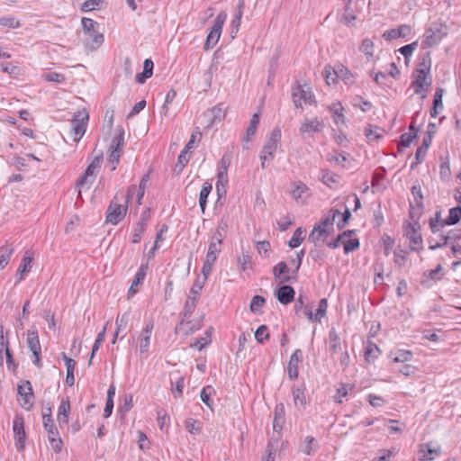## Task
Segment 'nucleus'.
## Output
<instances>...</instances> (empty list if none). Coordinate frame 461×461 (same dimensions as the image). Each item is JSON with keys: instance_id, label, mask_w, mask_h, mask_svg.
I'll return each instance as SVG.
<instances>
[{"instance_id": "1", "label": "nucleus", "mask_w": 461, "mask_h": 461, "mask_svg": "<svg viewBox=\"0 0 461 461\" xmlns=\"http://www.w3.org/2000/svg\"><path fill=\"white\" fill-rule=\"evenodd\" d=\"M136 189L135 185H131L129 187L127 194L125 196V203H128L129 200L133 195V193ZM127 212V204H119L113 202H111L110 205L107 208L106 212V221L112 223L113 225L118 224L125 216Z\"/></svg>"}, {"instance_id": "2", "label": "nucleus", "mask_w": 461, "mask_h": 461, "mask_svg": "<svg viewBox=\"0 0 461 461\" xmlns=\"http://www.w3.org/2000/svg\"><path fill=\"white\" fill-rule=\"evenodd\" d=\"M102 159V157H95L87 166L84 174L78 178L77 182V186L79 188L78 196L81 195V188L89 189L91 187L101 167Z\"/></svg>"}, {"instance_id": "3", "label": "nucleus", "mask_w": 461, "mask_h": 461, "mask_svg": "<svg viewBox=\"0 0 461 461\" xmlns=\"http://www.w3.org/2000/svg\"><path fill=\"white\" fill-rule=\"evenodd\" d=\"M43 426L49 435L51 447L57 452L62 449V440L59 435L58 429L51 419V408L48 407V413L43 414Z\"/></svg>"}, {"instance_id": "4", "label": "nucleus", "mask_w": 461, "mask_h": 461, "mask_svg": "<svg viewBox=\"0 0 461 461\" xmlns=\"http://www.w3.org/2000/svg\"><path fill=\"white\" fill-rule=\"evenodd\" d=\"M124 145V131L120 130L118 135L113 138L109 147V156L107 161L111 164V170H115L119 163L120 157Z\"/></svg>"}, {"instance_id": "5", "label": "nucleus", "mask_w": 461, "mask_h": 461, "mask_svg": "<svg viewBox=\"0 0 461 461\" xmlns=\"http://www.w3.org/2000/svg\"><path fill=\"white\" fill-rule=\"evenodd\" d=\"M226 19L227 14L224 11L217 14L204 44L206 50L212 48L218 42Z\"/></svg>"}, {"instance_id": "6", "label": "nucleus", "mask_w": 461, "mask_h": 461, "mask_svg": "<svg viewBox=\"0 0 461 461\" xmlns=\"http://www.w3.org/2000/svg\"><path fill=\"white\" fill-rule=\"evenodd\" d=\"M89 114L86 109L78 111L71 121V128L74 131L76 141H78L86 132Z\"/></svg>"}, {"instance_id": "7", "label": "nucleus", "mask_w": 461, "mask_h": 461, "mask_svg": "<svg viewBox=\"0 0 461 461\" xmlns=\"http://www.w3.org/2000/svg\"><path fill=\"white\" fill-rule=\"evenodd\" d=\"M293 101L296 107L302 106V102L309 104H315L316 101L314 95L309 87L304 88L301 85H297L293 88L292 92Z\"/></svg>"}, {"instance_id": "8", "label": "nucleus", "mask_w": 461, "mask_h": 461, "mask_svg": "<svg viewBox=\"0 0 461 461\" xmlns=\"http://www.w3.org/2000/svg\"><path fill=\"white\" fill-rule=\"evenodd\" d=\"M447 35V30L442 25H434L424 33L423 44L431 47L438 44Z\"/></svg>"}, {"instance_id": "9", "label": "nucleus", "mask_w": 461, "mask_h": 461, "mask_svg": "<svg viewBox=\"0 0 461 461\" xmlns=\"http://www.w3.org/2000/svg\"><path fill=\"white\" fill-rule=\"evenodd\" d=\"M13 430L14 434L15 446L18 450L25 447L24 420L20 415H16L13 421Z\"/></svg>"}, {"instance_id": "10", "label": "nucleus", "mask_w": 461, "mask_h": 461, "mask_svg": "<svg viewBox=\"0 0 461 461\" xmlns=\"http://www.w3.org/2000/svg\"><path fill=\"white\" fill-rule=\"evenodd\" d=\"M281 140V131L277 128L274 129L265 143L261 155H266L269 160L274 158V154L277 149L278 143Z\"/></svg>"}, {"instance_id": "11", "label": "nucleus", "mask_w": 461, "mask_h": 461, "mask_svg": "<svg viewBox=\"0 0 461 461\" xmlns=\"http://www.w3.org/2000/svg\"><path fill=\"white\" fill-rule=\"evenodd\" d=\"M18 393L22 397L21 406L26 411L32 407L33 392L30 381H24L18 385Z\"/></svg>"}, {"instance_id": "12", "label": "nucleus", "mask_w": 461, "mask_h": 461, "mask_svg": "<svg viewBox=\"0 0 461 461\" xmlns=\"http://www.w3.org/2000/svg\"><path fill=\"white\" fill-rule=\"evenodd\" d=\"M324 123L318 118L307 119L305 118L301 124L300 132L302 134L310 135L312 132H320L323 130Z\"/></svg>"}, {"instance_id": "13", "label": "nucleus", "mask_w": 461, "mask_h": 461, "mask_svg": "<svg viewBox=\"0 0 461 461\" xmlns=\"http://www.w3.org/2000/svg\"><path fill=\"white\" fill-rule=\"evenodd\" d=\"M275 295L280 303L286 305L294 301L295 291L292 286L284 285L276 289Z\"/></svg>"}, {"instance_id": "14", "label": "nucleus", "mask_w": 461, "mask_h": 461, "mask_svg": "<svg viewBox=\"0 0 461 461\" xmlns=\"http://www.w3.org/2000/svg\"><path fill=\"white\" fill-rule=\"evenodd\" d=\"M303 359V353L301 349L297 348L290 357L287 366V373L290 379L294 380L298 377V364Z\"/></svg>"}, {"instance_id": "15", "label": "nucleus", "mask_w": 461, "mask_h": 461, "mask_svg": "<svg viewBox=\"0 0 461 461\" xmlns=\"http://www.w3.org/2000/svg\"><path fill=\"white\" fill-rule=\"evenodd\" d=\"M440 453V447L432 442L421 445L420 449V459L424 461H432L436 456Z\"/></svg>"}, {"instance_id": "16", "label": "nucleus", "mask_w": 461, "mask_h": 461, "mask_svg": "<svg viewBox=\"0 0 461 461\" xmlns=\"http://www.w3.org/2000/svg\"><path fill=\"white\" fill-rule=\"evenodd\" d=\"M148 264H142L138 268L134 278L132 279L131 285L128 290V295L132 296L137 293L138 285H141L144 282L145 276L147 275Z\"/></svg>"}, {"instance_id": "17", "label": "nucleus", "mask_w": 461, "mask_h": 461, "mask_svg": "<svg viewBox=\"0 0 461 461\" xmlns=\"http://www.w3.org/2000/svg\"><path fill=\"white\" fill-rule=\"evenodd\" d=\"M285 405L283 403L276 404L274 411V420H273V429L277 432L278 434L283 429V426L285 424Z\"/></svg>"}, {"instance_id": "18", "label": "nucleus", "mask_w": 461, "mask_h": 461, "mask_svg": "<svg viewBox=\"0 0 461 461\" xmlns=\"http://www.w3.org/2000/svg\"><path fill=\"white\" fill-rule=\"evenodd\" d=\"M385 131L375 125H367L364 130V135L369 143H376L384 138Z\"/></svg>"}, {"instance_id": "19", "label": "nucleus", "mask_w": 461, "mask_h": 461, "mask_svg": "<svg viewBox=\"0 0 461 461\" xmlns=\"http://www.w3.org/2000/svg\"><path fill=\"white\" fill-rule=\"evenodd\" d=\"M428 85L426 71L424 69H418L414 75V80L412 81L415 93H422Z\"/></svg>"}, {"instance_id": "20", "label": "nucleus", "mask_w": 461, "mask_h": 461, "mask_svg": "<svg viewBox=\"0 0 461 461\" xmlns=\"http://www.w3.org/2000/svg\"><path fill=\"white\" fill-rule=\"evenodd\" d=\"M153 330V323L149 322L146 324V326L143 328L141 335L139 339L140 340V351L141 354L148 351L149 346V340L151 332Z\"/></svg>"}, {"instance_id": "21", "label": "nucleus", "mask_w": 461, "mask_h": 461, "mask_svg": "<svg viewBox=\"0 0 461 461\" xmlns=\"http://www.w3.org/2000/svg\"><path fill=\"white\" fill-rule=\"evenodd\" d=\"M288 271L287 264L285 261L277 263L273 267L274 277L281 283H287L290 281L291 277L287 276Z\"/></svg>"}, {"instance_id": "22", "label": "nucleus", "mask_w": 461, "mask_h": 461, "mask_svg": "<svg viewBox=\"0 0 461 461\" xmlns=\"http://www.w3.org/2000/svg\"><path fill=\"white\" fill-rule=\"evenodd\" d=\"M32 256L26 253L23 258H22L21 264L17 269L16 276L17 280L16 282L19 283L23 280V275L25 273H28L32 269Z\"/></svg>"}, {"instance_id": "23", "label": "nucleus", "mask_w": 461, "mask_h": 461, "mask_svg": "<svg viewBox=\"0 0 461 461\" xmlns=\"http://www.w3.org/2000/svg\"><path fill=\"white\" fill-rule=\"evenodd\" d=\"M197 300L194 297H187L182 312V322L191 324L190 318L196 308Z\"/></svg>"}, {"instance_id": "24", "label": "nucleus", "mask_w": 461, "mask_h": 461, "mask_svg": "<svg viewBox=\"0 0 461 461\" xmlns=\"http://www.w3.org/2000/svg\"><path fill=\"white\" fill-rule=\"evenodd\" d=\"M329 350L332 355L341 350L340 338L334 328L329 331Z\"/></svg>"}, {"instance_id": "25", "label": "nucleus", "mask_w": 461, "mask_h": 461, "mask_svg": "<svg viewBox=\"0 0 461 461\" xmlns=\"http://www.w3.org/2000/svg\"><path fill=\"white\" fill-rule=\"evenodd\" d=\"M317 449V441L312 436H307L303 442L299 445V450L307 455L311 456Z\"/></svg>"}, {"instance_id": "26", "label": "nucleus", "mask_w": 461, "mask_h": 461, "mask_svg": "<svg viewBox=\"0 0 461 461\" xmlns=\"http://www.w3.org/2000/svg\"><path fill=\"white\" fill-rule=\"evenodd\" d=\"M329 234L330 232L327 229L321 228L320 226H313V229L308 237V240L316 245L319 241H325Z\"/></svg>"}, {"instance_id": "27", "label": "nucleus", "mask_w": 461, "mask_h": 461, "mask_svg": "<svg viewBox=\"0 0 461 461\" xmlns=\"http://www.w3.org/2000/svg\"><path fill=\"white\" fill-rule=\"evenodd\" d=\"M292 185L293 188L291 190V194L293 198L297 203H303V194L308 192V186L302 181L294 182Z\"/></svg>"}, {"instance_id": "28", "label": "nucleus", "mask_w": 461, "mask_h": 461, "mask_svg": "<svg viewBox=\"0 0 461 461\" xmlns=\"http://www.w3.org/2000/svg\"><path fill=\"white\" fill-rule=\"evenodd\" d=\"M153 61L149 59H145L143 63V71L136 76V82L143 84L146 79L149 78L153 73Z\"/></svg>"}, {"instance_id": "29", "label": "nucleus", "mask_w": 461, "mask_h": 461, "mask_svg": "<svg viewBox=\"0 0 461 461\" xmlns=\"http://www.w3.org/2000/svg\"><path fill=\"white\" fill-rule=\"evenodd\" d=\"M86 41L89 49L95 50L104 42V35L94 31L86 35Z\"/></svg>"}, {"instance_id": "30", "label": "nucleus", "mask_w": 461, "mask_h": 461, "mask_svg": "<svg viewBox=\"0 0 461 461\" xmlns=\"http://www.w3.org/2000/svg\"><path fill=\"white\" fill-rule=\"evenodd\" d=\"M27 343L32 354H41V345L38 332L36 330H28Z\"/></svg>"}, {"instance_id": "31", "label": "nucleus", "mask_w": 461, "mask_h": 461, "mask_svg": "<svg viewBox=\"0 0 461 461\" xmlns=\"http://www.w3.org/2000/svg\"><path fill=\"white\" fill-rule=\"evenodd\" d=\"M444 90L442 88H438L435 92L434 98H433V106L430 110V116L431 117H437L439 111L443 109V103H442V97H443Z\"/></svg>"}, {"instance_id": "32", "label": "nucleus", "mask_w": 461, "mask_h": 461, "mask_svg": "<svg viewBox=\"0 0 461 461\" xmlns=\"http://www.w3.org/2000/svg\"><path fill=\"white\" fill-rule=\"evenodd\" d=\"M212 184L209 182H204L202 185V189L199 194V205L202 211V213H204L206 204H207V198L212 192Z\"/></svg>"}, {"instance_id": "33", "label": "nucleus", "mask_w": 461, "mask_h": 461, "mask_svg": "<svg viewBox=\"0 0 461 461\" xmlns=\"http://www.w3.org/2000/svg\"><path fill=\"white\" fill-rule=\"evenodd\" d=\"M70 411V402L68 399L62 400L59 411H58V420L60 423L68 424V414Z\"/></svg>"}, {"instance_id": "34", "label": "nucleus", "mask_w": 461, "mask_h": 461, "mask_svg": "<svg viewBox=\"0 0 461 461\" xmlns=\"http://www.w3.org/2000/svg\"><path fill=\"white\" fill-rule=\"evenodd\" d=\"M379 355V348L375 343L368 340L365 348V359L370 363L375 361Z\"/></svg>"}, {"instance_id": "35", "label": "nucleus", "mask_w": 461, "mask_h": 461, "mask_svg": "<svg viewBox=\"0 0 461 461\" xmlns=\"http://www.w3.org/2000/svg\"><path fill=\"white\" fill-rule=\"evenodd\" d=\"M461 219V207L456 206L449 210L448 216L444 220V223H440V226L454 225L457 223Z\"/></svg>"}, {"instance_id": "36", "label": "nucleus", "mask_w": 461, "mask_h": 461, "mask_svg": "<svg viewBox=\"0 0 461 461\" xmlns=\"http://www.w3.org/2000/svg\"><path fill=\"white\" fill-rule=\"evenodd\" d=\"M227 230L228 222L227 221L221 219L211 240H217L218 242H222L226 236Z\"/></svg>"}, {"instance_id": "37", "label": "nucleus", "mask_w": 461, "mask_h": 461, "mask_svg": "<svg viewBox=\"0 0 461 461\" xmlns=\"http://www.w3.org/2000/svg\"><path fill=\"white\" fill-rule=\"evenodd\" d=\"M221 244L222 242H218L217 240H211L205 258H209V260L216 261L218 255L221 252Z\"/></svg>"}, {"instance_id": "38", "label": "nucleus", "mask_w": 461, "mask_h": 461, "mask_svg": "<svg viewBox=\"0 0 461 461\" xmlns=\"http://www.w3.org/2000/svg\"><path fill=\"white\" fill-rule=\"evenodd\" d=\"M329 109H330V113H332L334 122L337 125H339V123H342V124L345 123V117L343 114L344 109L339 103L333 104L332 105L330 106Z\"/></svg>"}, {"instance_id": "39", "label": "nucleus", "mask_w": 461, "mask_h": 461, "mask_svg": "<svg viewBox=\"0 0 461 461\" xmlns=\"http://www.w3.org/2000/svg\"><path fill=\"white\" fill-rule=\"evenodd\" d=\"M258 123H259V114L254 113L250 119L249 125L246 131V136H245L246 141H249L251 140V138L255 135L258 126Z\"/></svg>"}, {"instance_id": "40", "label": "nucleus", "mask_w": 461, "mask_h": 461, "mask_svg": "<svg viewBox=\"0 0 461 461\" xmlns=\"http://www.w3.org/2000/svg\"><path fill=\"white\" fill-rule=\"evenodd\" d=\"M105 332H106V325L103 328V330L97 334V337L95 339V341L92 347V351H91V356H90V359L88 361V365H92V359L95 354V352L99 349L100 346L102 345V343L104 342V337H105Z\"/></svg>"}, {"instance_id": "41", "label": "nucleus", "mask_w": 461, "mask_h": 461, "mask_svg": "<svg viewBox=\"0 0 461 461\" xmlns=\"http://www.w3.org/2000/svg\"><path fill=\"white\" fill-rule=\"evenodd\" d=\"M331 215H329L322 219L319 223L315 224L314 226H320L321 228L327 229L329 227H332L334 224V221L337 215L340 214V212L338 209H332L330 211Z\"/></svg>"}, {"instance_id": "42", "label": "nucleus", "mask_w": 461, "mask_h": 461, "mask_svg": "<svg viewBox=\"0 0 461 461\" xmlns=\"http://www.w3.org/2000/svg\"><path fill=\"white\" fill-rule=\"evenodd\" d=\"M303 230L301 227L297 228L289 240L288 246L292 249L299 247L303 241Z\"/></svg>"}, {"instance_id": "43", "label": "nucleus", "mask_w": 461, "mask_h": 461, "mask_svg": "<svg viewBox=\"0 0 461 461\" xmlns=\"http://www.w3.org/2000/svg\"><path fill=\"white\" fill-rule=\"evenodd\" d=\"M0 26L6 27L9 29H16L21 27V23L14 16H3L0 17Z\"/></svg>"}, {"instance_id": "44", "label": "nucleus", "mask_w": 461, "mask_h": 461, "mask_svg": "<svg viewBox=\"0 0 461 461\" xmlns=\"http://www.w3.org/2000/svg\"><path fill=\"white\" fill-rule=\"evenodd\" d=\"M423 210V203H415L412 201L410 202V217L415 222L421 216Z\"/></svg>"}, {"instance_id": "45", "label": "nucleus", "mask_w": 461, "mask_h": 461, "mask_svg": "<svg viewBox=\"0 0 461 461\" xmlns=\"http://www.w3.org/2000/svg\"><path fill=\"white\" fill-rule=\"evenodd\" d=\"M293 399L295 406H304L306 404V396L304 390L298 387L293 390Z\"/></svg>"}, {"instance_id": "46", "label": "nucleus", "mask_w": 461, "mask_h": 461, "mask_svg": "<svg viewBox=\"0 0 461 461\" xmlns=\"http://www.w3.org/2000/svg\"><path fill=\"white\" fill-rule=\"evenodd\" d=\"M13 254V249L8 246L0 248V267L4 268L9 262Z\"/></svg>"}, {"instance_id": "47", "label": "nucleus", "mask_w": 461, "mask_h": 461, "mask_svg": "<svg viewBox=\"0 0 461 461\" xmlns=\"http://www.w3.org/2000/svg\"><path fill=\"white\" fill-rule=\"evenodd\" d=\"M146 222L142 218L134 228L133 235H132V243H139L141 240V236L145 230Z\"/></svg>"}, {"instance_id": "48", "label": "nucleus", "mask_w": 461, "mask_h": 461, "mask_svg": "<svg viewBox=\"0 0 461 461\" xmlns=\"http://www.w3.org/2000/svg\"><path fill=\"white\" fill-rule=\"evenodd\" d=\"M403 31V25H399L397 28L385 31L383 34V37L388 41H392L395 39H398L402 36Z\"/></svg>"}, {"instance_id": "49", "label": "nucleus", "mask_w": 461, "mask_h": 461, "mask_svg": "<svg viewBox=\"0 0 461 461\" xmlns=\"http://www.w3.org/2000/svg\"><path fill=\"white\" fill-rule=\"evenodd\" d=\"M129 321V313L124 312L122 315H118L115 321L116 325V335H119L120 332L127 327Z\"/></svg>"}, {"instance_id": "50", "label": "nucleus", "mask_w": 461, "mask_h": 461, "mask_svg": "<svg viewBox=\"0 0 461 461\" xmlns=\"http://www.w3.org/2000/svg\"><path fill=\"white\" fill-rule=\"evenodd\" d=\"M374 42L370 39H364L359 49L366 57L372 58L374 56Z\"/></svg>"}, {"instance_id": "51", "label": "nucleus", "mask_w": 461, "mask_h": 461, "mask_svg": "<svg viewBox=\"0 0 461 461\" xmlns=\"http://www.w3.org/2000/svg\"><path fill=\"white\" fill-rule=\"evenodd\" d=\"M214 392L212 386L208 385L203 388L200 393V398L203 403H205L208 407H212V402L211 401V395Z\"/></svg>"}, {"instance_id": "52", "label": "nucleus", "mask_w": 461, "mask_h": 461, "mask_svg": "<svg viewBox=\"0 0 461 461\" xmlns=\"http://www.w3.org/2000/svg\"><path fill=\"white\" fill-rule=\"evenodd\" d=\"M185 428L187 431L191 434H198L202 430L201 422L194 419H188L185 421Z\"/></svg>"}, {"instance_id": "53", "label": "nucleus", "mask_w": 461, "mask_h": 461, "mask_svg": "<svg viewBox=\"0 0 461 461\" xmlns=\"http://www.w3.org/2000/svg\"><path fill=\"white\" fill-rule=\"evenodd\" d=\"M322 75L328 85L334 84L336 82V78L339 77V73L335 70H332L331 67L330 66L325 67Z\"/></svg>"}, {"instance_id": "54", "label": "nucleus", "mask_w": 461, "mask_h": 461, "mask_svg": "<svg viewBox=\"0 0 461 461\" xmlns=\"http://www.w3.org/2000/svg\"><path fill=\"white\" fill-rule=\"evenodd\" d=\"M321 180L323 184L328 186H331L332 184L336 183V175L329 171L328 169H321Z\"/></svg>"}, {"instance_id": "55", "label": "nucleus", "mask_w": 461, "mask_h": 461, "mask_svg": "<svg viewBox=\"0 0 461 461\" xmlns=\"http://www.w3.org/2000/svg\"><path fill=\"white\" fill-rule=\"evenodd\" d=\"M203 281H200L199 279H196L194 283L193 284V286L190 289L189 294L187 297H194L197 301L200 297L201 291L203 287Z\"/></svg>"}, {"instance_id": "56", "label": "nucleus", "mask_w": 461, "mask_h": 461, "mask_svg": "<svg viewBox=\"0 0 461 461\" xmlns=\"http://www.w3.org/2000/svg\"><path fill=\"white\" fill-rule=\"evenodd\" d=\"M269 337L267 327L266 325L259 326L255 331V339L258 343L263 344Z\"/></svg>"}, {"instance_id": "57", "label": "nucleus", "mask_w": 461, "mask_h": 461, "mask_svg": "<svg viewBox=\"0 0 461 461\" xmlns=\"http://www.w3.org/2000/svg\"><path fill=\"white\" fill-rule=\"evenodd\" d=\"M327 308H328V301L326 298H323L319 303L318 309H317L316 312L314 313V320L321 321V319L325 316Z\"/></svg>"}, {"instance_id": "58", "label": "nucleus", "mask_w": 461, "mask_h": 461, "mask_svg": "<svg viewBox=\"0 0 461 461\" xmlns=\"http://www.w3.org/2000/svg\"><path fill=\"white\" fill-rule=\"evenodd\" d=\"M176 386L171 389L172 394L175 398L180 397L183 393V389L185 386V378L183 376H178L175 382Z\"/></svg>"}, {"instance_id": "59", "label": "nucleus", "mask_w": 461, "mask_h": 461, "mask_svg": "<svg viewBox=\"0 0 461 461\" xmlns=\"http://www.w3.org/2000/svg\"><path fill=\"white\" fill-rule=\"evenodd\" d=\"M440 223H444V220L440 219V212H437L435 214V219H430L429 221V226L433 233L440 231L441 228L444 227L440 226Z\"/></svg>"}, {"instance_id": "60", "label": "nucleus", "mask_w": 461, "mask_h": 461, "mask_svg": "<svg viewBox=\"0 0 461 461\" xmlns=\"http://www.w3.org/2000/svg\"><path fill=\"white\" fill-rule=\"evenodd\" d=\"M266 300L264 297L260 295H255L250 303V311L252 312H257L259 309L265 304Z\"/></svg>"}, {"instance_id": "61", "label": "nucleus", "mask_w": 461, "mask_h": 461, "mask_svg": "<svg viewBox=\"0 0 461 461\" xmlns=\"http://www.w3.org/2000/svg\"><path fill=\"white\" fill-rule=\"evenodd\" d=\"M42 77L48 82L61 83L65 80L64 75L57 72L44 73Z\"/></svg>"}, {"instance_id": "62", "label": "nucleus", "mask_w": 461, "mask_h": 461, "mask_svg": "<svg viewBox=\"0 0 461 461\" xmlns=\"http://www.w3.org/2000/svg\"><path fill=\"white\" fill-rule=\"evenodd\" d=\"M353 104L359 107L363 112H368L371 109V103L364 100L361 96L357 95L353 100Z\"/></svg>"}, {"instance_id": "63", "label": "nucleus", "mask_w": 461, "mask_h": 461, "mask_svg": "<svg viewBox=\"0 0 461 461\" xmlns=\"http://www.w3.org/2000/svg\"><path fill=\"white\" fill-rule=\"evenodd\" d=\"M187 152L188 149H184L177 158V163L176 167H179V171H181L188 164L190 156L187 155Z\"/></svg>"}, {"instance_id": "64", "label": "nucleus", "mask_w": 461, "mask_h": 461, "mask_svg": "<svg viewBox=\"0 0 461 461\" xmlns=\"http://www.w3.org/2000/svg\"><path fill=\"white\" fill-rule=\"evenodd\" d=\"M81 23H82L83 29L85 31V35L95 31V27L97 23L94 20H92L90 18L84 17V18H82Z\"/></svg>"}]
</instances>
